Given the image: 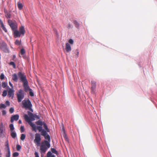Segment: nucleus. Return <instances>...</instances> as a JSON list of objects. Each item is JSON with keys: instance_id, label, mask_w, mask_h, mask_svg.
Masks as SVG:
<instances>
[{"instance_id": "nucleus-21", "label": "nucleus", "mask_w": 157, "mask_h": 157, "mask_svg": "<svg viewBox=\"0 0 157 157\" xmlns=\"http://www.w3.org/2000/svg\"><path fill=\"white\" fill-rule=\"evenodd\" d=\"M47 157H55L54 155L52 154L50 151H48L47 153Z\"/></svg>"}, {"instance_id": "nucleus-24", "label": "nucleus", "mask_w": 157, "mask_h": 157, "mask_svg": "<svg viewBox=\"0 0 157 157\" xmlns=\"http://www.w3.org/2000/svg\"><path fill=\"white\" fill-rule=\"evenodd\" d=\"M41 135L44 136H45L47 134V133L46 132V131H45L43 129L42 131L41 132Z\"/></svg>"}, {"instance_id": "nucleus-20", "label": "nucleus", "mask_w": 157, "mask_h": 157, "mask_svg": "<svg viewBox=\"0 0 157 157\" xmlns=\"http://www.w3.org/2000/svg\"><path fill=\"white\" fill-rule=\"evenodd\" d=\"M11 136L13 138H15L17 136V134L14 131H12L11 133Z\"/></svg>"}, {"instance_id": "nucleus-35", "label": "nucleus", "mask_w": 157, "mask_h": 157, "mask_svg": "<svg viewBox=\"0 0 157 157\" xmlns=\"http://www.w3.org/2000/svg\"><path fill=\"white\" fill-rule=\"evenodd\" d=\"M19 153L17 152H15L13 154V157H16L18 156Z\"/></svg>"}, {"instance_id": "nucleus-14", "label": "nucleus", "mask_w": 157, "mask_h": 157, "mask_svg": "<svg viewBox=\"0 0 157 157\" xmlns=\"http://www.w3.org/2000/svg\"><path fill=\"white\" fill-rule=\"evenodd\" d=\"M19 31L22 35L24 36V35L25 33V30L23 26H21L20 27Z\"/></svg>"}, {"instance_id": "nucleus-22", "label": "nucleus", "mask_w": 157, "mask_h": 157, "mask_svg": "<svg viewBox=\"0 0 157 157\" xmlns=\"http://www.w3.org/2000/svg\"><path fill=\"white\" fill-rule=\"evenodd\" d=\"M5 146L6 147L7 151L10 150L8 140H7L6 142Z\"/></svg>"}, {"instance_id": "nucleus-5", "label": "nucleus", "mask_w": 157, "mask_h": 157, "mask_svg": "<svg viewBox=\"0 0 157 157\" xmlns=\"http://www.w3.org/2000/svg\"><path fill=\"white\" fill-rule=\"evenodd\" d=\"M18 102H21L22 100L24 98L25 96V92L21 89L19 90L18 92L16 94Z\"/></svg>"}, {"instance_id": "nucleus-10", "label": "nucleus", "mask_w": 157, "mask_h": 157, "mask_svg": "<svg viewBox=\"0 0 157 157\" xmlns=\"http://www.w3.org/2000/svg\"><path fill=\"white\" fill-rule=\"evenodd\" d=\"M14 90H13L10 89L8 91V97L9 98L12 97V98L13 99L14 97Z\"/></svg>"}, {"instance_id": "nucleus-43", "label": "nucleus", "mask_w": 157, "mask_h": 157, "mask_svg": "<svg viewBox=\"0 0 157 157\" xmlns=\"http://www.w3.org/2000/svg\"><path fill=\"white\" fill-rule=\"evenodd\" d=\"M8 154L6 155V157H10V150H8Z\"/></svg>"}, {"instance_id": "nucleus-23", "label": "nucleus", "mask_w": 157, "mask_h": 157, "mask_svg": "<svg viewBox=\"0 0 157 157\" xmlns=\"http://www.w3.org/2000/svg\"><path fill=\"white\" fill-rule=\"evenodd\" d=\"M43 127L44 129L46 130V131L47 132H49V130L48 129L46 124L44 122H43Z\"/></svg>"}, {"instance_id": "nucleus-33", "label": "nucleus", "mask_w": 157, "mask_h": 157, "mask_svg": "<svg viewBox=\"0 0 157 157\" xmlns=\"http://www.w3.org/2000/svg\"><path fill=\"white\" fill-rule=\"evenodd\" d=\"M6 105L3 104H1L0 105V108L2 109V108L5 109L6 108Z\"/></svg>"}, {"instance_id": "nucleus-37", "label": "nucleus", "mask_w": 157, "mask_h": 157, "mask_svg": "<svg viewBox=\"0 0 157 157\" xmlns=\"http://www.w3.org/2000/svg\"><path fill=\"white\" fill-rule=\"evenodd\" d=\"M16 149L17 151H19L21 149V146L20 145L18 144H17L16 145Z\"/></svg>"}, {"instance_id": "nucleus-28", "label": "nucleus", "mask_w": 157, "mask_h": 157, "mask_svg": "<svg viewBox=\"0 0 157 157\" xmlns=\"http://www.w3.org/2000/svg\"><path fill=\"white\" fill-rule=\"evenodd\" d=\"M25 135L24 134H21V139L22 140H24L25 138Z\"/></svg>"}, {"instance_id": "nucleus-26", "label": "nucleus", "mask_w": 157, "mask_h": 157, "mask_svg": "<svg viewBox=\"0 0 157 157\" xmlns=\"http://www.w3.org/2000/svg\"><path fill=\"white\" fill-rule=\"evenodd\" d=\"M9 65H12L13 66V68L14 69H15L16 68V65L14 62H11L9 63Z\"/></svg>"}, {"instance_id": "nucleus-39", "label": "nucleus", "mask_w": 157, "mask_h": 157, "mask_svg": "<svg viewBox=\"0 0 157 157\" xmlns=\"http://www.w3.org/2000/svg\"><path fill=\"white\" fill-rule=\"evenodd\" d=\"M67 28L69 29L72 28L73 26L71 23H69L67 25Z\"/></svg>"}, {"instance_id": "nucleus-49", "label": "nucleus", "mask_w": 157, "mask_h": 157, "mask_svg": "<svg viewBox=\"0 0 157 157\" xmlns=\"http://www.w3.org/2000/svg\"><path fill=\"white\" fill-rule=\"evenodd\" d=\"M16 57V56L15 55H14L13 56V59H14Z\"/></svg>"}, {"instance_id": "nucleus-47", "label": "nucleus", "mask_w": 157, "mask_h": 157, "mask_svg": "<svg viewBox=\"0 0 157 157\" xmlns=\"http://www.w3.org/2000/svg\"><path fill=\"white\" fill-rule=\"evenodd\" d=\"M18 123H19V124H21V123H22V122H21V120H19L18 121Z\"/></svg>"}, {"instance_id": "nucleus-17", "label": "nucleus", "mask_w": 157, "mask_h": 157, "mask_svg": "<svg viewBox=\"0 0 157 157\" xmlns=\"http://www.w3.org/2000/svg\"><path fill=\"white\" fill-rule=\"evenodd\" d=\"M17 6L19 10H21L22 9L23 5L20 2H17Z\"/></svg>"}, {"instance_id": "nucleus-51", "label": "nucleus", "mask_w": 157, "mask_h": 157, "mask_svg": "<svg viewBox=\"0 0 157 157\" xmlns=\"http://www.w3.org/2000/svg\"><path fill=\"white\" fill-rule=\"evenodd\" d=\"M0 157H1L0 156Z\"/></svg>"}, {"instance_id": "nucleus-44", "label": "nucleus", "mask_w": 157, "mask_h": 157, "mask_svg": "<svg viewBox=\"0 0 157 157\" xmlns=\"http://www.w3.org/2000/svg\"><path fill=\"white\" fill-rule=\"evenodd\" d=\"M35 157H39V156L37 152H35Z\"/></svg>"}, {"instance_id": "nucleus-34", "label": "nucleus", "mask_w": 157, "mask_h": 157, "mask_svg": "<svg viewBox=\"0 0 157 157\" xmlns=\"http://www.w3.org/2000/svg\"><path fill=\"white\" fill-rule=\"evenodd\" d=\"M20 52L22 55H23L25 52V50L23 48L21 49V50Z\"/></svg>"}, {"instance_id": "nucleus-18", "label": "nucleus", "mask_w": 157, "mask_h": 157, "mask_svg": "<svg viewBox=\"0 0 157 157\" xmlns=\"http://www.w3.org/2000/svg\"><path fill=\"white\" fill-rule=\"evenodd\" d=\"M73 23L75 25V27L76 28H78L79 27V25L77 21L75 20L73 21Z\"/></svg>"}, {"instance_id": "nucleus-29", "label": "nucleus", "mask_w": 157, "mask_h": 157, "mask_svg": "<svg viewBox=\"0 0 157 157\" xmlns=\"http://www.w3.org/2000/svg\"><path fill=\"white\" fill-rule=\"evenodd\" d=\"M15 44L17 45H19L21 44V41H20L18 40H17L15 42Z\"/></svg>"}, {"instance_id": "nucleus-32", "label": "nucleus", "mask_w": 157, "mask_h": 157, "mask_svg": "<svg viewBox=\"0 0 157 157\" xmlns=\"http://www.w3.org/2000/svg\"><path fill=\"white\" fill-rule=\"evenodd\" d=\"M51 151L52 152L54 153H55V154H57V151H56V150L54 148H52L51 149Z\"/></svg>"}, {"instance_id": "nucleus-3", "label": "nucleus", "mask_w": 157, "mask_h": 157, "mask_svg": "<svg viewBox=\"0 0 157 157\" xmlns=\"http://www.w3.org/2000/svg\"><path fill=\"white\" fill-rule=\"evenodd\" d=\"M23 107L25 109L30 110L32 107V105L30 101L29 100H24L22 101Z\"/></svg>"}, {"instance_id": "nucleus-30", "label": "nucleus", "mask_w": 157, "mask_h": 157, "mask_svg": "<svg viewBox=\"0 0 157 157\" xmlns=\"http://www.w3.org/2000/svg\"><path fill=\"white\" fill-rule=\"evenodd\" d=\"M7 85V82H2V86L3 88L6 87Z\"/></svg>"}, {"instance_id": "nucleus-6", "label": "nucleus", "mask_w": 157, "mask_h": 157, "mask_svg": "<svg viewBox=\"0 0 157 157\" xmlns=\"http://www.w3.org/2000/svg\"><path fill=\"white\" fill-rule=\"evenodd\" d=\"M8 21L9 25L13 31L17 29V26L16 22H13L10 20H8Z\"/></svg>"}, {"instance_id": "nucleus-48", "label": "nucleus", "mask_w": 157, "mask_h": 157, "mask_svg": "<svg viewBox=\"0 0 157 157\" xmlns=\"http://www.w3.org/2000/svg\"><path fill=\"white\" fill-rule=\"evenodd\" d=\"M78 54H79V52H77V55L78 56Z\"/></svg>"}, {"instance_id": "nucleus-40", "label": "nucleus", "mask_w": 157, "mask_h": 157, "mask_svg": "<svg viewBox=\"0 0 157 157\" xmlns=\"http://www.w3.org/2000/svg\"><path fill=\"white\" fill-rule=\"evenodd\" d=\"M9 111L10 113H13L14 111V109L12 107L10 109Z\"/></svg>"}, {"instance_id": "nucleus-12", "label": "nucleus", "mask_w": 157, "mask_h": 157, "mask_svg": "<svg viewBox=\"0 0 157 157\" xmlns=\"http://www.w3.org/2000/svg\"><path fill=\"white\" fill-rule=\"evenodd\" d=\"M19 118V116L18 114H16L13 116L11 118L10 121L11 123H13L14 121H17Z\"/></svg>"}, {"instance_id": "nucleus-31", "label": "nucleus", "mask_w": 157, "mask_h": 157, "mask_svg": "<svg viewBox=\"0 0 157 157\" xmlns=\"http://www.w3.org/2000/svg\"><path fill=\"white\" fill-rule=\"evenodd\" d=\"M7 94V91L6 90H4L3 91L2 93V96L3 97H5L6 96Z\"/></svg>"}, {"instance_id": "nucleus-50", "label": "nucleus", "mask_w": 157, "mask_h": 157, "mask_svg": "<svg viewBox=\"0 0 157 157\" xmlns=\"http://www.w3.org/2000/svg\"><path fill=\"white\" fill-rule=\"evenodd\" d=\"M8 18H10V16H8Z\"/></svg>"}, {"instance_id": "nucleus-19", "label": "nucleus", "mask_w": 157, "mask_h": 157, "mask_svg": "<svg viewBox=\"0 0 157 157\" xmlns=\"http://www.w3.org/2000/svg\"><path fill=\"white\" fill-rule=\"evenodd\" d=\"M36 124L37 125L42 126L43 125V122L40 120H39L36 122Z\"/></svg>"}, {"instance_id": "nucleus-36", "label": "nucleus", "mask_w": 157, "mask_h": 157, "mask_svg": "<svg viewBox=\"0 0 157 157\" xmlns=\"http://www.w3.org/2000/svg\"><path fill=\"white\" fill-rule=\"evenodd\" d=\"M21 133L25 131V128L24 126H21Z\"/></svg>"}, {"instance_id": "nucleus-38", "label": "nucleus", "mask_w": 157, "mask_h": 157, "mask_svg": "<svg viewBox=\"0 0 157 157\" xmlns=\"http://www.w3.org/2000/svg\"><path fill=\"white\" fill-rule=\"evenodd\" d=\"M5 76L3 73H2L1 74L0 78L1 80H3Z\"/></svg>"}, {"instance_id": "nucleus-2", "label": "nucleus", "mask_w": 157, "mask_h": 157, "mask_svg": "<svg viewBox=\"0 0 157 157\" xmlns=\"http://www.w3.org/2000/svg\"><path fill=\"white\" fill-rule=\"evenodd\" d=\"M44 137L45 139L47 140L48 141L45 140L41 143V145L40 146V152L41 154L45 153L48 149L50 147V142L51 139L49 135L47 134Z\"/></svg>"}, {"instance_id": "nucleus-9", "label": "nucleus", "mask_w": 157, "mask_h": 157, "mask_svg": "<svg viewBox=\"0 0 157 157\" xmlns=\"http://www.w3.org/2000/svg\"><path fill=\"white\" fill-rule=\"evenodd\" d=\"M96 88V82L94 80L91 81V92L94 93Z\"/></svg>"}, {"instance_id": "nucleus-41", "label": "nucleus", "mask_w": 157, "mask_h": 157, "mask_svg": "<svg viewBox=\"0 0 157 157\" xmlns=\"http://www.w3.org/2000/svg\"><path fill=\"white\" fill-rule=\"evenodd\" d=\"M68 42L70 44H73V41L71 39H70L68 41Z\"/></svg>"}, {"instance_id": "nucleus-16", "label": "nucleus", "mask_w": 157, "mask_h": 157, "mask_svg": "<svg viewBox=\"0 0 157 157\" xmlns=\"http://www.w3.org/2000/svg\"><path fill=\"white\" fill-rule=\"evenodd\" d=\"M12 79L14 82H17L18 80V77L17 75L14 73L12 75Z\"/></svg>"}, {"instance_id": "nucleus-8", "label": "nucleus", "mask_w": 157, "mask_h": 157, "mask_svg": "<svg viewBox=\"0 0 157 157\" xmlns=\"http://www.w3.org/2000/svg\"><path fill=\"white\" fill-rule=\"evenodd\" d=\"M41 140L40 136V134L36 133L35 134V139L34 140V142L36 144V145L39 146L40 144V142Z\"/></svg>"}, {"instance_id": "nucleus-45", "label": "nucleus", "mask_w": 157, "mask_h": 157, "mask_svg": "<svg viewBox=\"0 0 157 157\" xmlns=\"http://www.w3.org/2000/svg\"><path fill=\"white\" fill-rule=\"evenodd\" d=\"M6 112L5 110H3L2 111V114L3 115H5L6 114Z\"/></svg>"}, {"instance_id": "nucleus-7", "label": "nucleus", "mask_w": 157, "mask_h": 157, "mask_svg": "<svg viewBox=\"0 0 157 157\" xmlns=\"http://www.w3.org/2000/svg\"><path fill=\"white\" fill-rule=\"evenodd\" d=\"M30 125L32 128L33 130L35 132H36V129H38L39 132H41L43 130L41 126H36L34 124L32 123L30 124Z\"/></svg>"}, {"instance_id": "nucleus-13", "label": "nucleus", "mask_w": 157, "mask_h": 157, "mask_svg": "<svg viewBox=\"0 0 157 157\" xmlns=\"http://www.w3.org/2000/svg\"><path fill=\"white\" fill-rule=\"evenodd\" d=\"M5 129V128L4 127L3 123L1 122L0 124V136H2L3 130Z\"/></svg>"}, {"instance_id": "nucleus-11", "label": "nucleus", "mask_w": 157, "mask_h": 157, "mask_svg": "<svg viewBox=\"0 0 157 157\" xmlns=\"http://www.w3.org/2000/svg\"><path fill=\"white\" fill-rule=\"evenodd\" d=\"M13 31V35L15 38L20 37L21 35L19 31L17 29Z\"/></svg>"}, {"instance_id": "nucleus-1", "label": "nucleus", "mask_w": 157, "mask_h": 157, "mask_svg": "<svg viewBox=\"0 0 157 157\" xmlns=\"http://www.w3.org/2000/svg\"><path fill=\"white\" fill-rule=\"evenodd\" d=\"M18 75L20 80L23 83V86L24 90L26 92L29 90V94L32 97L34 95L32 91V90L30 88L28 85V82L26 78V76L24 74L21 72H19L18 73Z\"/></svg>"}, {"instance_id": "nucleus-4", "label": "nucleus", "mask_w": 157, "mask_h": 157, "mask_svg": "<svg viewBox=\"0 0 157 157\" xmlns=\"http://www.w3.org/2000/svg\"><path fill=\"white\" fill-rule=\"evenodd\" d=\"M28 113L29 117L27 114H25L24 117L25 121L29 123H30L31 124L32 123L31 121L32 120L34 119V116L33 114L29 111L28 112Z\"/></svg>"}, {"instance_id": "nucleus-27", "label": "nucleus", "mask_w": 157, "mask_h": 157, "mask_svg": "<svg viewBox=\"0 0 157 157\" xmlns=\"http://www.w3.org/2000/svg\"><path fill=\"white\" fill-rule=\"evenodd\" d=\"M10 128L11 131H13V130L14 129V127L13 125V124H11L10 125Z\"/></svg>"}, {"instance_id": "nucleus-15", "label": "nucleus", "mask_w": 157, "mask_h": 157, "mask_svg": "<svg viewBox=\"0 0 157 157\" xmlns=\"http://www.w3.org/2000/svg\"><path fill=\"white\" fill-rule=\"evenodd\" d=\"M65 49L67 52H69L71 51V47L69 44L68 43L66 44Z\"/></svg>"}, {"instance_id": "nucleus-46", "label": "nucleus", "mask_w": 157, "mask_h": 157, "mask_svg": "<svg viewBox=\"0 0 157 157\" xmlns=\"http://www.w3.org/2000/svg\"><path fill=\"white\" fill-rule=\"evenodd\" d=\"M9 84L10 85V86L12 88H13V86L12 84L11 83V82H9Z\"/></svg>"}, {"instance_id": "nucleus-42", "label": "nucleus", "mask_w": 157, "mask_h": 157, "mask_svg": "<svg viewBox=\"0 0 157 157\" xmlns=\"http://www.w3.org/2000/svg\"><path fill=\"white\" fill-rule=\"evenodd\" d=\"M5 103L8 106H9L10 105V102L8 101H6Z\"/></svg>"}, {"instance_id": "nucleus-25", "label": "nucleus", "mask_w": 157, "mask_h": 157, "mask_svg": "<svg viewBox=\"0 0 157 157\" xmlns=\"http://www.w3.org/2000/svg\"><path fill=\"white\" fill-rule=\"evenodd\" d=\"M1 27L2 28L3 30L5 32H7V31L6 28L4 27V24L2 22L1 23Z\"/></svg>"}]
</instances>
